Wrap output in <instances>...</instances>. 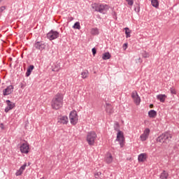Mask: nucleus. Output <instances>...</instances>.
<instances>
[{
	"instance_id": "nucleus-1",
	"label": "nucleus",
	"mask_w": 179,
	"mask_h": 179,
	"mask_svg": "<svg viewBox=\"0 0 179 179\" xmlns=\"http://www.w3.org/2000/svg\"><path fill=\"white\" fill-rule=\"evenodd\" d=\"M64 105V94L57 93L52 99L51 107L53 110H59Z\"/></svg>"
},
{
	"instance_id": "nucleus-2",
	"label": "nucleus",
	"mask_w": 179,
	"mask_h": 179,
	"mask_svg": "<svg viewBox=\"0 0 179 179\" xmlns=\"http://www.w3.org/2000/svg\"><path fill=\"white\" fill-rule=\"evenodd\" d=\"M171 138H173V136L170 133L165 132L157 137V142H159V143H170Z\"/></svg>"
},
{
	"instance_id": "nucleus-3",
	"label": "nucleus",
	"mask_w": 179,
	"mask_h": 179,
	"mask_svg": "<svg viewBox=\"0 0 179 179\" xmlns=\"http://www.w3.org/2000/svg\"><path fill=\"white\" fill-rule=\"evenodd\" d=\"M97 138V134H96V131H89L87 134V142L90 146H94V142H96V139Z\"/></svg>"
},
{
	"instance_id": "nucleus-4",
	"label": "nucleus",
	"mask_w": 179,
	"mask_h": 179,
	"mask_svg": "<svg viewBox=\"0 0 179 179\" xmlns=\"http://www.w3.org/2000/svg\"><path fill=\"white\" fill-rule=\"evenodd\" d=\"M106 6H107V5L99 4L97 3H94L92 5V9H94L95 12H99V13H104Z\"/></svg>"
},
{
	"instance_id": "nucleus-5",
	"label": "nucleus",
	"mask_w": 179,
	"mask_h": 179,
	"mask_svg": "<svg viewBox=\"0 0 179 179\" xmlns=\"http://www.w3.org/2000/svg\"><path fill=\"white\" fill-rule=\"evenodd\" d=\"M115 131H118L117 134L116 141L119 142L120 148H124V141H125V138H124V134H122V131L117 129V128H115Z\"/></svg>"
},
{
	"instance_id": "nucleus-6",
	"label": "nucleus",
	"mask_w": 179,
	"mask_h": 179,
	"mask_svg": "<svg viewBox=\"0 0 179 179\" xmlns=\"http://www.w3.org/2000/svg\"><path fill=\"white\" fill-rule=\"evenodd\" d=\"M59 37V32L54 30H51L49 33L47 34V38L52 41Z\"/></svg>"
},
{
	"instance_id": "nucleus-7",
	"label": "nucleus",
	"mask_w": 179,
	"mask_h": 179,
	"mask_svg": "<svg viewBox=\"0 0 179 179\" xmlns=\"http://www.w3.org/2000/svg\"><path fill=\"white\" fill-rule=\"evenodd\" d=\"M34 48H36V50H39V51H43V50H45V43H44V41H36L34 45Z\"/></svg>"
},
{
	"instance_id": "nucleus-8",
	"label": "nucleus",
	"mask_w": 179,
	"mask_h": 179,
	"mask_svg": "<svg viewBox=\"0 0 179 179\" xmlns=\"http://www.w3.org/2000/svg\"><path fill=\"white\" fill-rule=\"evenodd\" d=\"M131 99H133L134 103L136 104V106H139L141 104V97L138 94V92L136 90H134L131 93Z\"/></svg>"
},
{
	"instance_id": "nucleus-9",
	"label": "nucleus",
	"mask_w": 179,
	"mask_h": 179,
	"mask_svg": "<svg viewBox=\"0 0 179 179\" xmlns=\"http://www.w3.org/2000/svg\"><path fill=\"white\" fill-rule=\"evenodd\" d=\"M69 120L68 116L66 115H59L57 117V124H59V125H66L68 124Z\"/></svg>"
},
{
	"instance_id": "nucleus-10",
	"label": "nucleus",
	"mask_w": 179,
	"mask_h": 179,
	"mask_svg": "<svg viewBox=\"0 0 179 179\" xmlns=\"http://www.w3.org/2000/svg\"><path fill=\"white\" fill-rule=\"evenodd\" d=\"M20 150L21 153L27 155V153H29V150H30V145L27 143H24L20 145Z\"/></svg>"
},
{
	"instance_id": "nucleus-11",
	"label": "nucleus",
	"mask_w": 179,
	"mask_h": 179,
	"mask_svg": "<svg viewBox=\"0 0 179 179\" xmlns=\"http://www.w3.org/2000/svg\"><path fill=\"white\" fill-rule=\"evenodd\" d=\"M13 85H9L6 89L3 90V96H9V94H12L13 93Z\"/></svg>"
},
{
	"instance_id": "nucleus-12",
	"label": "nucleus",
	"mask_w": 179,
	"mask_h": 179,
	"mask_svg": "<svg viewBox=\"0 0 179 179\" xmlns=\"http://www.w3.org/2000/svg\"><path fill=\"white\" fill-rule=\"evenodd\" d=\"M6 103L7 104V107L5 108V113H8L15 107V103H13L10 100H6Z\"/></svg>"
},
{
	"instance_id": "nucleus-13",
	"label": "nucleus",
	"mask_w": 179,
	"mask_h": 179,
	"mask_svg": "<svg viewBox=\"0 0 179 179\" xmlns=\"http://www.w3.org/2000/svg\"><path fill=\"white\" fill-rule=\"evenodd\" d=\"M148 159V155L146 153H141L138 157V160L139 162L143 163Z\"/></svg>"
},
{
	"instance_id": "nucleus-14",
	"label": "nucleus",
	"mask_w": 179,
	"mask_h": 179,
	"mask_svg": "<svg viewBox=\"0 0 179 179\" xmlns=\"http://www.w3.org/2000/svg\"><path fill=\"white\" fill-rule=\"evenodd\" d=\"M105 162L106 163H107V164L113 163V155H111V153L108 152L105 158Z\"/></svg>"
},
{
	"instance_id": "nucleus-15",
	"label": "nucleus",
	"mask_w": 179,
	"mask_h": 179,
	"mask_svg": "<svg viewBox=\"0 0 179 179\" xmlns=\"http://www.w3.org/2000/svg\"><path fill=\"white\" fill-rule=\"evenodd\" d=\"M157 100H159L161 103H164L166 101V99H167V96L166 94H159L157 96Z\"/></svg>"
},
{
	"instance_id": "nucleus-16",
	"label": "nucleus",
	"mask_w": 179,
	"mask_h": 179,
	"mask_svg": "<svg viewBox=\"0 0 179 179\" xmlns=\"http://www.w3.org/2000/svg\"><path fill=\"white\" fill-rule=\"evenodd\" d=\"M157 115V112L155 110H151L148 112V117H150V118H156Z\"/></svg>"
},
{
	"instance_id": "nucleus-17",
	"label": "nucleus",
	"mask_w": 179,
	"mask_h": 179,
	"mask_svg": "<svg viewBox=\"0 0 179 179\" xmlns=\"http://www.w3.org/2000/svg\"><path fill=\"white\" fill-rule=\"evenodd\" d=\"M160 179H167L169 178V173L166 171H163L159 176Z\"/></svg>"
},
{
	"instance_id": "nucleus-18",
	"label": "nucleus",
	"mask_w": 179,
	"mask_h": 179,
	"mask_svg": "<svg viewBox=\"0 0 179 179\" xmlns=\"http://www.w3.org/2000/svg\"><path fill=\"white\" fill-rule=\"evenodd\" d=\"M33 69H34V66L30 65L26 72V76L29 77V75H31V72L33 71Z\"/></svg>"
},
{
	"instance_id": "nucleus-19",
	"label": "nucleus",
	"mask_w": 179,
	"mask_h": 179,
	"mask_svg": "<svg viewBox=\"0 0 179 179\" xmlns=\"http://www.w3.org/2000/svg\"><path fill=\"white\" fill-rule=\"evenodd\" d=\"M110 58H111V55L108 52H106L102 55V59L105 61L107 59H110Z\"/></svg>"
},
{
	"instance_id": "nucleus-20",
	"label": "nucleus",
	"mask_w": 179,
	"mask_h": 179,
	"mask_svg": "<svg viewBox=\"0 0 179 179\" xmlns=\"http://www.w3.org/2000/svg\"><path fill=\"white\" fill-rule=\"evenodd\" d=\"M106 112L108 114H113V106H111V104L106 103Z\"/></svg>"
},
{
	"instance_id": "nucleus-21",
	"label": "nucleus",
	"mask_w": 179,
	"mask_h": 179,
	"mask_svg": "<svg viewBox=\"0 0 179 179\" xmlns=\"http://www.w3.org/2000/svg\"><path fill=\"white\" fill-rule=\"evenodd\" d=\"M70 120L72 118H78V113L76 111H71L69 115Z\"/></svg>"
},
{
	"instance_id": "nucleus-22",
	"label": "nucleus",
	"mask_w": 179,
	"mask_h": 179,
	"mask_svg": "<svg viewBox=\"0 0 179 179\" xmlns=\"http://www.w3.org/2000/svg\"><path fill=\"white\" fill-rule=\"evenodd\" d=\"M151 5H152L154 8H159V1L151 0Z\"/></svg>"
},
{
	"instance_id": "nucleus-23",
	"label": "nucleus",
	"mask_w": 179,
	"mask_h": 179,
	"mask_svg": "<svg viewBox=\"0 0 179 179\" xmlns=\"http://www.w3.org/2000/svg\"><path fill=\"white\" fill-rule=\"evenodd\" d=\"M70 122L72 125H76V124H78V117H71V119H70Z\"/></svg>"
},
{
	"instance_id": "nucleus-24",
	"label": "nucleus",
	"mask_w": 179,
	"mask_h": 179,
	"mask_svg": "<svg viewBox=\"0 0 179 179\" xmlns=\"http://www.w3.org/2000/svg\"><path fill=\"white\" fill-rule=\"evenodd\" d=\"M125 30L126 38H129V37H131V31H129V28L126 27Z\"/></svg>"
},
{
	"instance_id": "nucleus-25",
	"label": "nucleus",
	"mask_w": 179,
	"mask_h": 179,
	"mask_svg": "<svg viewBox=\"0 0 179 179\" xmlns=\"http://www.w3.org/2000/svg\"><path fill=\"white\" fill-rule=\"evenodd\" d=\"M73 29H77V30H80V22H76L73 26Z\"/></svg>"
},
{
	"instance_id": "nucleus-26",
	"label": "nucleus",
	"mask_w": 179,
	"mask_h": 179,
	"mask_svg": "<svg viewBox=\"0 0 179 179\" xmlns=\"http://www.w3.org/2000/svg\"><path fill=\"white\" fill-rule=\"evenodd\" d=\"M81 76H82L83 79H86V78H87V76H89V71H85L84 72H82Z\"/></svg>"
},
{
	"instance_id": "nucleus-27",
	"label": "nucleus",
	"mask_w": 179,
	"mask_h": 179,
	"mask_svg": "<svg viewBox=\"0 0 179 179\" xmlns=\"http://www.w3.org/2000/svg\"><path fill=\"white\" fill-rule=\"evenodd\" d=\"M142 57H143V58H149V57H150V55L149 53L147 52L146 51H143V52H142Z\"/></svg>"
},
{
	"instance_id": "nucleus-28",
	"label": "nucleus",
	"mask_w": 179,
	"mask_h": 179,
	"mask_svg": "<svg viewBox=\"0 0 179 179\" xmlns=\"http://www.w3.org/2000/svg\"><path fill=\"white\" fill-rule=\"evenodd\" d=\"M143 134L149 137V134H150V129L149 128H147L144 130Z\"/></svg>"
},
{
	"instance_id": "nucleus-29",
	"label": "nucleus",
	"mask_w": 179,
	"mask_h": 179,
	"mask_svg": "<svg viewBox=\"0 0 179 179\" xmlns=\"http://www.w3.org/2000/svg\"><path fill=\"white\" fill-rule=\"evenodd\" d=\"M140 138H141V141H146V139H148V138H149V137H148V136H146V134H144L143 133V134L141 135Z\"/></svg>"
},
{
	"instance_id": "nucleus-30",
	"label": "nucleus",
	"mask_w": 179,
	"mask_h": 179,
	"mask_svg": "<svg viewBox=\"0 0 179 179\" xmlns=\"http://www.w3.org/2000/svg\"><path fill=\"white\" fill-rule=\"evenodd\" d=\"M92 34H99V29L97 28H93L92 29Z\"/></svg>"
},
{
	"instance_id": "nucleus-31",
	"label": "nucleus",
	"mask_w": 179,
	"mask_h": 179,
	"mask_svg": "<svg viewBox=\"0 0 179 179\" xmlns=\"http://www.w3.org/2000/svg\"><path fill=\"white\" fill-rule=\"evenodd\" d=\"M170 92L171 94H177V91L176 90L175 88H173V87L170 88Z\"/></svg>"
},
{
	"instance_id": "nucleus-32",
	"label": "nucleus",
	"mask_w": 179,
	"mask_h": 179,
	"mask_svg": "<svg viewBox=\"0 0 179 179\" xmlns=\"http://www.w3.org/2000/svg\"><path fill=\"white\" fill-rule=\"evenodd\" d=\"M126 1L128 3V5H129V6H132V5H134V0H126Z\"/></svg>"
},
{
	"instance_id": "nucleus-33",
	"label": "nucleus",
	"mask_w": 179,
	"mask_h": 179,
	"mask_svg": "<svg viewBox=\"0 0 179 179\" xmlns=\"http://www.w3.org/2000/svg\"><path fill=\"white\" fill-rule=\"evenodd\" d=\"M22 174H23V171H21L20 169H19V170L16 172V173H15V175H16L17 176H22Z\"/></svg>"
},
{
	"instance_id": "nucleus-34",
	"label": "nucleus",
	"mask_w": 179,
	"mask_h": 179,
	"mask_svg": "<svg viewBox=\"0 0 179 179\" xmlns=\"http://www.w3.org/2000/svg\"><path fill=\"white\" fill-rule=\"evenodd\" d=\"M94 176H95V178H99V177L101 176V172H96L94 173Z\"/></svg>"
},
{
	"instance_id": "nucleus-35",
	"label": "nucleus",
	"mask_w": 179,
	"mask_h": 179,
	"mask_svg": "<svg viewBox=\"0 0 179 179\" xmlns=\"http://www.w3.org/2000/svg\"><path fill=\"white\" fill-rule=\"evenodd\" d=\"M92 55L94 57L96 55V54L97 53V50H96V48H92Z\"/></svg>"
},
{
	"instance_id": "nucleus-36",
	"label": "nucleus",
	"mask_w": 179,
	"mask_h": 179,
	"mask_svg": "<svg viewBox=\"0 0 179 179\" xmlns=\"http://www.w3.org/2000/svg\"><path fill=\"white\" fill-rule=\"evenodd\" d=\"M26 166H27V164H24L23 166H22L20 167V169L23 171L24 170L26 169Z\"/></svg>"
},
{
	"instance_id": "nucleus-37",
	"label": "nucleus",
	"mask_w": 179,
	"mask_h": 179,
	"mask_svg": "<svg viewBox=\"0 0 179 179\" xmlns=\"http://www.w3.org/2000/svg\"><path fill=\"white\" fill-rule=\"evenodd\" d=\"M5 9H6V6H1L0 7V12H3V10H5Z\"/></svg>"
},
{
	"instance_id": "nucleus-38",
	"label": "nucleus",
	"mask_w": 179,
	"mask_h": 179,
	"mask_svg": "<svg viewBox=\"0 0 179 179\" xmlns=\"http://www.w3.org/2000/svg\"><path fill=\"white\" fill-rule=\"evenodd\" d=\"M136 62H139L140 64H141V62H142V59H141V57H139V58L138 59V61H137Z\"/></svg>"
},
{
	"instance_id": "nucleus-39",
	"label": "nucleus",
	"mask_w": 179,
	"mask_h": 179,
	"mask_svg": "<svg viewBox=\"0 0 179 179\" xmlns=\"http://www.w3.org/2000/svg\"><path fill=\"white\" fill-rule=\"evenodd\" d=\"M124 47H126V48H125V50H127V47H128V43H124L123 48H124Z\"/></svg>"
},
{
	"instance_id": "nucleus-40",
	"label": "nucleus",
	"mask_w": 179,
	"mask_h": 179,
	"mask_svg": "<svg viewBox=\"0 0 179 179\" xmlns=\"http://www.w3.org/2000/svg\"><path fill=\"white\" fill-rule=\"evenodd\" d=\"M115 125H116V127H120V124H118V122H116Z\"/></svg>"
},
{
	"instance_id": "nucleus-41",
	"label": "nucleus",
	"mask_w": 179,
	"mask_h": 179,
	"mask_svg": "<svg viewBox=\"0 0 179 179\" xmlns=\"http://www.w3.org/2000/svg\"><path fill=\"white\" fill-rule=\"evenodd\" d=\"M150 108H153V104H150Z\"/></svg>"
},
{
	"instance_id": "nucleus-42",
	"label": "nucleus",
	"mask_w": 179,
	"mask_h": 179,
	"mask_svg": "<svg viewBox=\"0 0 179 179\" xmlns=\"http://www.w3.org/2000/svg\"><path fill=\"white\" fill-rule=\"evenodd\" d=\"M21 89H23V84H21Z\"/></svg>"
},
{
	"instance_id": "nucleus-43",
	"label": "nucleus",
	"mask_w": 179,
	"mask_h": 179,
	"mask_svg": "<svg viewBox=\"0 0 179 179\" xmlns=\"http://www.w3.org/2000/svg\"><path fill=\"white\" fill-rule=\"evenodd\" d=\"M1 127H3V124L1 123Z\"/></svg>"
},
{
	"instance_id": "nucleus-44",
	"label": "nucleus",
	"mask_w": 179,
	"mask_h": 179,
	"mask_svg": "<svg viewBox=\"0 0 179 179\" xmlns=\"http://www.w3.org/2000/svg\"><path fill=\"white\" fill-rule=\"evenodd\" d=\"M1 128H2V129H3V126H1Z\"/></svg>"
},
{
	"instance_id": "nucleus-45",
	"label": "nucleus",
	"mask_w": 179,
	"mask_h": 179,
	"mask_svg": "<svg viewBox=\"0 0 179 179\" xmlns=\"http://www.w3.org/2000/svg\"><path fill=\"white\" fill-rule=\"evenodd\" d=\"M1 2H2V0H0V3H1Z\"/></svg>"
},
{
	"instance_id": "nucleus-46",
	"label": "nucleus",
	"mask_w": 179,
	"mask_h": 179,
	"mask_svg": "<svg viewBox=\"0 0 179 179\" xmlns=\"http://www.w3.org/2000/svg\"><path fill=\"white\" fill-rule=\"evenodd\" d=\"M41 179H44V178H41Z\"/></svg>"
},
{
	"instance_id": "nucleus-47",
	"label": "nucleus",
	"mask_w": 179,
	"mask_h": 179,
	"mask_svg": "<svg viewBox=\"0 0 179 179\" xmlns=\"http://www.w3.org/2000/svg\"><path fill=\"white\" fill-rule=\"evenodd\" d=\"M0 83H1V78H0Z\"/></svg>"
}]
</instances>
